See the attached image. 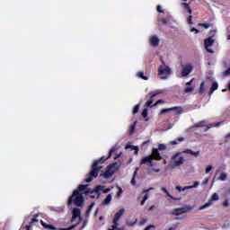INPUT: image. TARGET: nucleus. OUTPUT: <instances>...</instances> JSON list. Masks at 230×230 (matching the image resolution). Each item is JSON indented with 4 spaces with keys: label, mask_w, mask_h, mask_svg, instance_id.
Wrapping results in <instances>:
<instances>
[{
    "label": "nucleus",
    "mask_w": 230,
    "mask_h": 230,
    "mask_svg": "<svg viewBox=\"0 0 230 230\" xmlns=\"http://www.w3.org/2000/svg\"><path fill=\"white\" fill-rule=\"evenodd\" d=\"M102 190L103 187H102V185L95 187L93 190L89 189V185H79L68 199L67 205L71 206V204H74L76 208H82L85 200L84 195H90L91 199H96V197L98 199L100 197V191Z\"/></svg>",
    "instance_id": "nucleus-1"
},
{
    "label": "nucleus",
    "mask_w": 230,
    "mask_h": 230,
    "mask_svg": "<svg viewBox=\"0 0 230 230\" xmlns=\"http://www.w3.org/2000/svg\"><path fill=\"white\" fill-rule=\"evenodd\" d=\"M114 152H116V147L113 146L110 149L108 157L105 158V156H102L101 157V159L93 162L92 165V170L89 172L88 178H86L85 182H93V181H94V179L98 177V173H100V170H102V165L100 164H103V163H105L107 159H111Z\"/></svg>",
    "instance_id": "nucleus-2"
},
{
    "label": "nucleus",
    "mask_w": 230,
    "mask_h": 230,
    "mask_svg": "<svg viewBox=\"0 0 230 230\" xmlns=\"http://www.w3.org/2000/svg\"><path fill=\"white\" fill-rule=\"evenodd\" d=\"M192 209L193 207L190 205H184L181 208L172 209L171 215H173L174 217H179L181 215H184V213H188V211H192Z\"/></svg>",
    "instance_id": "nucleus-3"
},
{
    "label": "nucleus",
    "mask_w": 230,
    "mask_h": 230,
    "mask_svg": "<svg viewBox=\"0 0 230 230\" xmlns=\"http://www.w3.org/2000/svg\"><path fill=\"white\" fill-rule=\"evenodd\" d=\"M158 75L159 76H162L161 79L164 80L168 76V75H172V69H170V66L166 65H162L158 68Z\"/></svg>",
    "instance_id": "nucleus-4"
},
{
    "label": "nucleus",
    "mask_w": 230,
    "mask_h": 230,
    "mask_svg": "<svg viewBox=\"0 0 230 230\" xmlns=\"http://www.w3.org/2000/svg\"><path fill=\"white\" fill-rule=\"evenodd\" d=\"M116 166L118 163H113L108 166V169L102 174L104 179H111L113 173H116Z\"/></svg>",
    "instance_id": "nucleus-5"
},
{
    "label": "nucleus",
    "mask_w": 230,
    "mask_h": 230,
    "mask_svg": "<svg viewBox=\"0 0 230 230\" xmlns=\"http://www.w3.org/2000/svg\"><path fill=\"white\" fill-rule=\"evenodd\" d=\"M220 197L217 192L213 193L208 201L199 208V211H202V209H207V208H209L210 206H213V202L219 200Z\"/></svg>",
    "instance_id": "nucleus-6"
},
{
    "label": "nucleus",
    "mask_w": 230,
    "mask_h": 230,
    "mask_svg": "<svg viewBox=\"0 0 230 230\" xmlns=\"http://www.w3.org/2000/svg\"><path fill=\"white\" fill-rule=\"evenodd\" d=\"M159 94H161V92L156 91V92H152L149 93V100L146 102V107H154V102H155V97L159 96Z\"/></svg>",
    "instance_id": "nucleus-7"
},
{
    "label": "nucleus",
    "mask_w": 230,
    "mask_h": 230,
    "mask_svg": "<svg viewBox=\"0 0 230 230\" xmlns=\"http://www.w3.org/2000/svg\"><path fill=\"white\" fill-rule=\"evenodd\" d=\"M125 213V209L124 208H120L114 216L113 217V229H117L118 228V222H119V219L121 218V217H123V214Z\"/></svg>",
    "instance_id": "nucleus-8"
},
{
    "label": "nucleus",
    "mask_w": 230,
    "mask_h": 230,
    "mask_svg": "<svg viewBox=\"0 0 230 230\" xmlns=\"http://www.w3.org/2000/svg\"><path fill=\"white\" fill-rule=\"evenodd\" d=\"M204 127H207L204 129V132H208V130H209V128H213V124H208L206 122V120H201L199 122H197L193 125L194 128H202Z\"/></svg>",
    "instance_id": "nucleus-9"
},
{
    "label": "nucleus",
    "mask_w": 230,
    "mask_h": 230,
    "mask_svg": "<svg viewBox=\"0 0 230 230\" xmlns=\"http://www.w3.org/2000/svg\"><path fill=\"white\" fill-rule=\"evenodd\" d=\"M213 44H215V40H213L211 37H208L204 40L205 49L208 51V53H215L212 49H209L211 46H213Z\"/></svg>",
    "instance_id": "nucleus-10"
},
{
    "label": "nucleus",
    "mask_w": 230,
    "mask_h": 230,
    "mask_svg": "<svg viewBox=\"0 0 230 230\" xmlns=\"http://www.w3.org/2000/svg\"><path fill=\"white\" fill-rule=\"evenodd\" d=\"M172 161L174 162L175 166H181L184 164V157L181 156V153H176L172 157Z\"/></svg>",
    "instance_id": "nucleus-11"
},
{
    "label": "nucleus",
    "mask_w": 230,
    "mask_h": 230,
    "mask_svg": "<svg viewBox=\"0 0 230 230\" xmlns=\"http://www.w3.org/2000/svg\"><path fill=\"white\" fill-rule=\"evenodd\" d=\"M193 71V66L191 65H184L181 66V76L186 77L190 73Z\"/></svg>",
    "instance_id": "nucleus-12"
},
{
    "label": "nucleus",
    "mask_w": 230,
    "mask_h": 230,
    "mask_svg": "<svg viewBox=\"0 0 230 230\" xmlns=\"http://www.w3.org/2000/svg\"><path fill=\"white\" fill-rule=\"evenodd\" d=\"M153 161H163V156L161 155V153H159V149L153 148L152 154L150 155Z\"/></svg>",
    "instance_id": "nucleus-13"
},
{
    "label": "nucleus",
    "mask_w": 230,
    "mask_h": 230,
    "mask_svg": "<svg viewBox=\"0 0 230 230\" xmlns=\"http://www.w3.org/2000/svg\"><path fill=\"white\" fill-rule=\"evenodd\" d=\"M140 164H146V166L152 167L154 166V160L151 157V155L148 156H145L141 161H140Z\"/></svg>",
    "instance_id": "nucleus-14"
},
{
    "label": "nucleus",
    "mask_w": 230,
    "mask_h": 230,
    "mask_svg": "<svg viewBox=\"0 0 230 230\" xmlns=\"http://www.w3.org/2000/svg\"><path fill=\"white\" fill-rule=\"evenodd\" d=\"M149 42L151 46H153L154 48H157V46H159L160 40L159 38H157V36H152L149 39Z\"/></svg>",
    "instance_id": "nucleus-15"
},
{
    "label": "nucleus",
    "mask_w": 230,
    "mask_h": 230,
    "mask_svg": "<svg viewBox=\"0 0 230 230\" xmlns=\"http://www.w3.org/2000/svg\"><path fill=\"white\" fill-rule=\"evenodd\" d=\"M40 224L44 229L57 230V227L53 226V225H49L42 220H40Z\"/></svg>",
    "instance_id": "nucleus-16"
},
{
    "label": "nucleus",
    "mask_w": 230,
    "mask_h": 230,
    "mask_svg": "<svg viewBox=\"0 0 230 230\" xmlns=\"http://www.w3.org/2000/svg\"><path fill=\"white\" fill-rule=\"evenodd\" d=\"M82 215V212L79 208H74L72 212V220H75V218H78Z\"/></svg>",
    "instance_id": "nucleus-17"
},
{
    "label": "nucleus",
    "mask_w": 230,
    "mask_h": 230,
    "mask_svg": "<svg viewBox=\"0 0 230 230\" xmlns=\"http://www.w3.org/2000/svg\"><path fill=\"white\" fill-rule=\"evenodd\" d=\"M172 111H173L175 112V114L179 115V114H182V107L181 106H175L171 108Z\"/></svg>",
    "instance_id": "nucleus-18"
},
{
    "label": "nucleus",
    "mask_w": 230,
    "mask_h": 230,
    "mask_svg": "<svg viewBox=\"0 0 230 230\" xmlns=\"http://www.w3.org/2000/svg\"><path fill=\"white\" fill-rule=\"evenodd\" d=\"M217 89H218V84L217 82H214L212 84V86L210 88V91L208 93L209 95L213 94V93H215V91H217Z\"/></svg>",
    "instance_id": "nucleus-19"
},
{
    "label": "nucleus",
    "mask_w": 230,
    "mask_h": 230,
    "mask_svg": "<svg viewBox=\"0 0 230 230\" xmlns=\"http://www.w3.org/2000/svg\"><path fill=\"white\" fill-rule=\"evenodd\" d=\"M139 171V168L137 167L134 173H133V177L131 179V184L132 186H136L137 182H136V176L137 175V172Z\"/></svg>",
    "instance_id": "nucleus-20"
},
{
    "label": "nucleus",
    "mask_w": 230,
    "mask_h": 230,
    "mask_svg": "<svg viewBox=\"0 0 230 230\" xmlns=\"http://www.w3.org/2000/svg\"><path fill=\"white\" fill-rule=\"evenodd\" d=\"M182 6L185 10H187L188 13H190V15H191V13H193V10H191V7H190V4L188 3H183Z\"/></svg>",
    "instance_id": "nucleus-21"
},
{
    "label": "nucleus",
    "mask_w": 230,
    "mask_h": 230,
    "mask_svg": "<svg viewBox=\"0 0 230 230\" xmlns=\"http://www.w3.org/2000/svg\"><path fill=\"white\" fill-rule=\"evenodd\" d=\"M38 217H39V214H35L33 216V218H31L29 225H27V226H31V227H32V226H33V224H35V222H39V219H37Z\"/></svg>",
    "instance_id": "nucleus-22"
},
{
    "label": "nucleus",
    "mask_w": 230,
    "mask_h": 230,
    "mask_svg": "<svg viewBox=\"0 0 230 230\" xmlns=\"http://www.w3.org/2000/svg\"><path fill=\"white\" fill-rule=\"evenodd\" d=\"M126 148H131V150H135V155H137L139 152V147L137 146H126Z\"/></svg>",
    "instance_id": "nucleus-23"
},
{
    "label": "nucleus",
    "mask_w": 230,
    "mask_h": 230,
    "mask_svg": "<svg viewBox=\"0 0 230 230\" xmlns=\"http://www.w3.org/2000/svg\"><path fill=\"white\" fill-rule=\"evenodd\" d=\"M112 200V195L109 194L103 200L102 204H111Z\"/></svg>",
    "instance_id": "nucleus-24"
},
{
    "label": "nucleus",
    "mask_w": 230,
    "mask_h": 230,
    "mask_svg": "<svg viewBox=\"0 0 230 230\" xmlns=\"http://www.w3.org/2000/svg\"><path fill=\"white\" fill-rule=\"evenodd\" d=\"M199 181H195L193 185L191 186H186L183 188L184 190H192V188H198L199 187Z\"/></svg>",
    "instance_id": "nucleus-25"
},
{
    "label": "nucleus",
    "mask_w": 230,
    "mask_h": 230,
    "mask_svg": "<svg viewBox=\"0 0 230 230\" xmlns=\"http://www.w3.org/2000/svg\"><path fill=\"white\" fill-rule=\"evenodd\" d=\"M193 91H195V88L193 86H187L185 89H184V93L185 94H188V93H193Z\"/></svg>",
    "instance_id": "nucleus-26"
},
{
    "label": "nucleus",
    "mask_w": 230,
    "mask_h": 230,
    "mask_svg": "<svg viewBox=\"0 0 230 230\" xmlns=\"http://www.w3.org/2000/svg\"><path fill=\"white\" fill-rule=\"evenodd\" d=\"M204 91H205V83L202 82L200 84L199 89V94H204Z\"/></svg>",
    "instance_id": "nucleus-27"
},
{
    "label": "nucleus",
    "mask_w": 230,
    "mask_h": 230,
    "mask_svg": "<svg viewBox=\"0 0 230 230\" xmlns=\"http://www.w3.org/2000/svg\"><path fill=\"white\" fill-rule=\"evenodd\" d=\"M137 76L138 78H142V80H148V76H145V72H138Z\"/></svg>",
    "instance_id": "nucleus-28"
},
{
    "label": "nucleus",
    "mask_w": 230,
    "mask_h": 230,
    "mask_svg": "<svg viewBox=\"0 0 230 230\" xmlns=\"http://www.w3.org/2000/svg\"><path fill=\"white\" fill-rule=\"evenodd\" d=\"M199 26H201V28H205V30H208V28H211L213 24L211 23H199Z\"/></svg>",
    "instance_id": "nucleus-29"
},
{
    "label": "nucleus",
    "mask_w": 230,
    "mask_h": 230,
    "mask_svg": "<svg viewBox=\"0 0 230 230\" xmlns=\"http://www.w3.org/2000/svg\"><path fill=\"white\" fill-rule=\"evenodd\" d=\"M227 179V174L226 172H221L218 178L219 181H226Z\"/></svg>",
    "instance_id": "nucleus-30"
},
{
    "label": "nucleus",
    "mask_w": 230,
    "mask_h": 230,
    "mask_svg": "<svg viewBox=\"0 0 230 230\" xmlns=\"http://www.w3.org/2000/svg\"><path fill=\"white\" fill-rule=\"evenodd\" d=\"M146 200H148V193H146L141 203L140 206H145V203L146 202Z\"/></svg>",
    "instance_id": "nucleus-31"
},
{
    "label": "nucleus",
    "mask_w": 230,
    "mask_h": 230,
    "mask_svg": "<svg viewBox=\"0 0 230 230\" xmlns=\"http://www.w3.org/2000/svg\"><path fill=\"white\" fill-rule=\"evenodd\" d=\"M166 112H172V108L163 109L160 111V115L166 114Z\"/></svg>",
    "instance_id": "nucleus-32"
},
{
    "label": "nucleus",
    "mask_w": 230,
    "mask_h": 230,
    "mask_svg": "<svg viewBox=\"0 0 230 230\" xmlns=\"http://www.w3.org/2000/svg\"><path fill=\"white\" fill-rule=\"evenodd\" d=\"M93 208H94V202L91 203V205L88 207V208L86 210V215H89V213H91V211H93Z\"/></svg>",
    "instance_id": "nucleus-33"
},
{
    "label": "nucleus",
    "mask_w": 230,
    "mask_h": 230,
    "mask_svg": "<svg viewBox=\"0 0 230 230\" xmlns=\"http://www.w3.org/2000/svg\"><path fill=\"white\" fill-rule=\"evenodd\" d=\"M156 150H158V152H159V150H166V145L159 144L158 148H156Z\"/></svg>",
    "instance_id": "nucleus-34"
},
{
    "label": "nucleus",
    "mask_w": 230,
    "mask_h": 230,
    "mask_svg": "<svg viewBox=\"0 0 230 230\" xmlns=\"http://www.w3.org/2000/svg\"><path fill=\"white\" fill-rule=\"evenodd\" d=\"M76 226H78V224L73 225L67 228H59L58 230H73L75 227H76Z\"/></svg>",
    "instance_id": "nucleus-35"
},
{
    "label": "nucleus",
    "mask_w": 230,
    "mask_h": 230,
    "mask_svg": "<svg viewBox=\"0 0 230 230\" xmlns=\"http://www.w3.org/2000/svg\"><path fill=\"white\" fill-rule=\"evenodd\" d=\"M209 37L213 39L217 35V30H211L208 33Z\"/></svg>",
    "instance_id": "nucleus-36"
},
{
    "label": "nucleus",
    "mask_w": 230,
    "mask_h": 230,
    "mask_svg": "<svg viewBox=\"0 0 230 230\" xmlns=\"http://www.w3.org/2000/svg\"><path fill=\"white\" fill-rule=\"evenodd\" d=\"M139 112V104H137L133 109V114H137Z\"/></svg>",
    "instance_id": "nucleus-37"
},
{
    "label": "nucleus",
    "mask_w": 230,
    "mask_h": 230,
    "mask_svg": "<svg viewBox=\"0 0 230 230\" xmlns=\"http://www.w3.org/2000/svg\"><path fill=\"white\" fill-rule=\"evenodd\" d=\"M159 22H162V24H168V20L166 18H160Z\"/></svg>",
    "instance_id": "nucleus-38"
},
{
    "label": "nucleus",
    "mask_w": 230,
    "mask_h": 230,
    "mask_svg": "<svg viewBox=\"0 0 230 230\" xmlns=\"http://www.w3.org/2000/svg\"><path fill=\"white\" fill-rule=\"evenodd\" d=\"M128 227H132L134 226H136V224H137V219H136L134 222H128L127 223Z\"/></svg>",
    "instance_id": "nucleus-39"
},
{
    "label": "nucleus",
    "mask_w": 230,
    "mask_h": 230,
    "mask_svg": "<svg viewBox=\"0 0 230 230\" xmlns=\"http://www.w3.org/2000/svg\"><path fill=\"white\" fill-rule=\"evenodd\" d=\"M146 116H148V110L144 109L142 111V117L146 118Z\"/></svg>",
    "instance_id": "nucleus-40"
},
{
    "label": "nucleus",
    "mask_w": 230,
    "mask_h": 230,
    "mask_svg": "<svg viewBox=\"0 0 230 230\" xmlns=\"http://www.w3.org/2000/svg\"><path fill=\"white\" fill-rule=\"evenodd\" d=\"M211 170H213V166H211V165L207 166L206 170H205V173H209V172H211Z\"/></svg>",
    "instance_id": "nucleus-41"
},
{
    "label": "nucleus",
    "mask_w": 230,
    "mask_h": 230,
    "mask_svg": "<svg viewBox=\"0 0 230 230\" xmlns=\"http://www.w3.org/2000/svg\"><path fill=\"white\" fill-rule=\"evenodd\" d=\"M156 10L157 12H159V13H164V10H163V7H161V5H157Z\"/></svg>",
    "instance_id": "nucleus-42"
},
{
    "label": "nucleus",
    "mask_w": 230,
    "mask_h": 230,
    "mask_svg": "<svg viewBox=\"0 0 230 230\" xmlns=\"http://www.w3.org/2000/svg\"><path fill=\"white\" fill-rule=\"evenodd\" d=\"M199 154H200L199 151H197V152L192 151V153H190V155H194V157H199Z\"/></svg>",
    "instance_id": "nucleus-43"
},
{
    "label": "nucleus",
    "mask_w": 230,
    "mask_h": 230,
    "mask_svg": "<svg viewBox=\"0 0 230 230\" xmlns=\"http://www.w3.org/2000/svg\"><path fill=\"white\" fill-rule=\"evenodd\" d=\"M159 103H164V100H163V99L158 100V101L154 104V107H157V105H159Z\"/></svg>",
    "instance_id": "nucleus-44"
},
{
    "label": "nucleus",
    "mask_w": 230,
    "mask_h": 230,
    "mask_svg": "<svg viewBox=\"0 0 230 230\" xmlns=\"http://www.w3.org/2000/svg\"><path fill=\"white\" fill-rule=\"evenodd\" d=\"M151 229H155V226H154V225H149V226H147L144 230H151Z\"/></svg>",
    "instance_id": "nucleus-45"
},
{
    "label": "nucleus",
    "mask_w": 230,
    "mask_h": 230,
    "mask_svg": "<svg viewBox=\"0 0 230 230\" xmlns=\"http://www.w3.org/2000/svg\"><path fill=\"white\" fill-rule=\"evenodd\" d=\"M192 19H193V16H192L191 14L189 15V17H188V19H187L189 24H193Z\"/></svg>",
    "instance_id": "nucleus-46"
},
{
    "label": "nucleus",
    "mask_w": 230,
    "mask_h": 230,
    "mask_svg": "<svg viewBox=\"0 0 230 230\" xmlns=\"http://www.w3.org/2000/svg\"><path fill=\"white\" fill-rule=\"evenodd\" d=\"M162 191H164V193H166L167 197H172V195H170V192H168V190H166V188L163 187V188H162Z\"/></svg>",
    "instance_id": "nucleus-47"
},
{
    "label": "nucleus",
    "mask_w": 230,
    "mask_h": 230,
    "mask_svg": "<svg viewBox=\"0 0 230 230\" xmlns=\"http://www.w3.org/2000/svg\"><path fill=\"white\" fill-rule=\"evenodd\" d=\"M134 130H136V122L130 127L131 134H134Z\"/></svg>",
    "instance_id": "nucleus-48"
},
{
    "label": "nucleus",
    "mask_w": 230,
    "mask_h": 230,
    "mask_svg": "<svg viewBox=\"0 0 230 230\" xmlns=\"http://www.w3.org/2000/svg\"><path fill=\"white\" fill-rule=\"evenodd\" d=\"M122 194H123V189L119 188V191L117 193V197H121Z\"/></svg>",
    "instance_id": "nucleus-49"
},
{
    "label": "nucleus",
    "mask_w": 230,
    "mask_h": 230,
    "mask_svg": "<svg viewBox=\"0 0 230 230\" xmlns=\"http://www.w3.org/2000/svg\"><path fill=\"white\" fill-rule=\"evenodd\" d=\"M192 152H193V150H191V149H185V150L183 151V154H190V155H191Z\"/></svg>",
    "instance_id": "nucleus-50"
},
{
    "label": "nucleus",
    "mask_w": 230,
    "mask_h": 230,
    "mask_svg": "<svg viewBox=\"0 0 230 230\" xmlns=\"http://www.w3.org/2000/svg\"><path fill=\"white\" fill-rule=\"evenodd\" d=\"M209 182V178H207V179H205L203 181H202V185L203 186H206V184H208Z\"/></svg>",
    "instance_id": "nucleus-51"
},
{
    "label": "nucleus",
    "mask_w": 230,
    "mask_h": 230,
    "mask_svg": "<svg viewBox=\"0 0 230 230\" xmlns=\"http://www.w3.org/2000/svg\"><path fill=\"white\" fill-rule=\"evenodd\" d=\"M223 206L224 208H227L229 206V201H227V199H226L224 202H223Z\"/></svg>",
    "instance_id": "nucleus-52"
},
{
    "label": "nucleus",
    "mask_w": 230,
    "mask_h": 230,
    "mask_svg": "<svg viewBox=\"0 0 230 230\" xmlns=\"http://www.w3.org/2000/svg\"><path fill=\"white\" fill-rule=\"evenodd\" d=\"M146 224V219H142V221L139 222V226H145Z\"/></svg>",
    "instance_id": "nucleus-53"
},
{
    "label": "nucleus",
    "mask_w": 230,
    "mask_h": 230,
    "mask_svg": "<svg viewBox=\"0 0 230 230\" xmlns=\"http://www.w3.org/2000/svg\"><path fill=\"white\" fill-rule=\"evenodd\" d=\"M193 80H194V78H192L190 81L187 82L186 85L187 86H191V84H193Z\"/></svg>",
    "instance_id": "nucleus-54"
},
{
    "label": "nucleus",
    "mask_w": 230,
    "mask_h": 230,
    "mask_svg": "<svg viewBox=\"0 0 230 230\" xmlns=\"http://www.w3.org/2000/svg\"><path fill=\"white\" fill-rule=\"evenodd\" d=\"M176 190L177 191H184V189H182L181 186H176Z\"/></svg>",
    "instance_id": "nucleus-55"
},
{
    "label": "nucleus",
    "mask_w": 230,
    "mask_h": 230,
    "mask_svg": "<svg viewBox=\"0 0 230 230\" xmlns=\"http://www.w3.org/2000/svg\"><path fill=\"white\" fill-rule=\"evenodd\" d=\"M229 137H230V133L229 134H227L226 136V137H225V141H226V143H227V141H229L228 139H229Z\"/></svg>",
    "instance_id": "nucleus-56"
},
{
    "label": "nucleus",
    "mask_w": 230,
    "mask_h": 230,
    "mask_svg": "<svg viewBox=\"0 0 230 230\" xmlns=\"http://www.w3.org/2000/svg\"><path fill=\"white\" fill-rule=\"evenodd\" d=\"M190 31H195V33H199V31L197 30V29H195V28H192V29L190 30Z\"/></svg>",
    "instance_id": "nucleus-57"
},
{
    "label": "nucleus",
    "mask_w": 230,
    "mask_h": 230,
    "mask_svg": "<svg viewBox=\"0 0 230 230\" xmlns=\"http://www.w3.org/2000/svg\"><path fill=\"white\" fill-rule=\"evenodd\" d=\"M221 123H222V122H217V123H216L215 125L212 124V126H213V127H220Z\"/></svg>",
    "instance_id": "nucleus-58"
},
{
    "label": "nucleus",
    "mask_w": 230,
    "mask_h": 230,
    "mask_svg": "<svg viewBox=\"0 0 230 230\" xmlns=\"http://www.w3.org/2000/svg\"><path fill=\"white\" fill-rule=\"evenodd\" d=\"M177 141L182 142V141H184V137H178V138H177Z\"/></svg>",
    "instance_id": "nucleus-59"
},
{
    "label": "nucleus",
    "mask_w": 230,
    "mask_h": 230,
    "mask_svg": "<svg viewBox=\"0 0 230 230\" xmlns=\"http://www.w3.org/2000/svg\"><path fill=\"white\" fill-rule=\"evenodd\" d=\"M148 143H150V140L145 141L142 143V146H145V145H148Z\"/></svg>",
    "instance_id": "nucleus-60"
},
{
    "label": "nucleus",
    "mask_w": 230,
    "mask_h": 230,
    "mask_svg": "<svg viewBox=\"0 0 230 230\" xmlns=\"http://www.w3.org/2000/svg\"><path fill=\"white\" fill-rule=\"evenodd\" d=\"M119 157H121V154L116 155L114 159H119Z\"/></svg>",
    "instance_id": "nucleus-61"
},
{
    "label": "nucleus",
    "mask_w": 230,
    "mask_h": 230,
    "mask_svg": "<svg viewBox=\"0 0 230 230\" xmlns=\"http://www.w3.org/2000/svg\"><path fill=\"white\" fill-rule=\"evenodd\" d=\"M153 209H155V206L152 205L150 208H149V211H153Z\"/></svg>",
    "instance_id": "nucleus-62"
},
{
    "label": "nucleus",
    "mask_w": 230,
    "mask_h": 230,
    "mask_svg": "<svg viewBox=\"0 0 230 230\" xmlns=\"http://www.w3.org/2000/svg\"><path fill=\"white\" fill-rule=\"evenodd\" d=\"M171 144H172V145H177V140H172V141H171Z\"/></svg>",
    "instance_id": "nucleus-63"
},
{
    "label": "nucleus",
    "mask_w": 230,
    "mask_h": 230,
    "mask_svg": "<svg viewBox=\"0 0 230 230\" xmlns=\"http://www.w3.org/2000/svg\"><path fill=\"white\" fill-rule=\"evenodd\" d=\"M31 226H26V230H31Z\"/></svg>",
    "instance_id": "nucleus-64"
}]
</instances>
